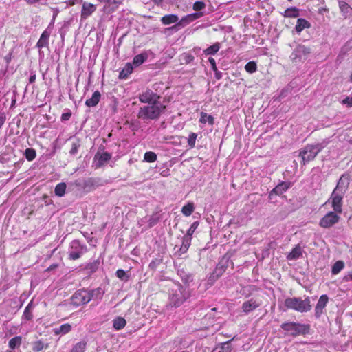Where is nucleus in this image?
<instances>
[{"label":"nucleus","mask_w":352,"mask_h":352,"mask_svg":"<svg viewBox=\"0 0 352 352\" xmlns=\"http://www.w3.org/2000/svg\"><path fill=\"white\" fill-rule=\"evenodd\" d=\"M192 21H190V18H188V14L182 17L180 20H178V23L180 24L182 28L185 27Z\"/></svg>","instance_id":"60"},{"label":"nucleus","mask_w":352,"mask_h":352,"mask_svg":"<svg viewBox=\"0 0 352 352\" xmlns=\"http://www.w3.org/2000/svg\"><path fill=\"white\" fill-rule=\"evenodd\" d=\"M199 122L202 124H206V122H208L210 125H213L214 118L206 113L201 112L200 114Z\"/></svg>","instance_id":"44"},{"label":"nucleus","mask_w":352,"mask_h":352,"mask_svg":"<svg viewBox=\"0 0 352 352\" xmlns=\"http://www.w3.org/2000/svg\"><path fill=\"white\" fill-rule=\"evenodd\" d=\"M329 301V297L327 294H323L319 298L315 307V316L319 318L323 313V309L326 307Z\"/></svg>","instance_id":"15"},{"label":"nucleus","mask_w":352,"mask_h":352,"mask_svg":"<svg viewBox=\"0 0 352 352\" xmlns=\"http://www.w3.org/2000/svg\"><path fill=\"white\" fill-rule=\"evenodd\" d=\"M96 10V6L91 3L84 2L82 3L80 18L81 21L86 20Z\"/></svg>","instance_id":"16"},{"label":"nucleus","mask_w":352,"mask_h":352,"mask_svg":"<svg viewBox=\"0 0 352 352\" xmlns=\"http://www.w3.org/2000/svg\"><path fill=\"white\" fill-rule=\"evenodd\" d=\"M104 182L100 177H88L84 179L78 186H80L85 191L91 192L96 188L104 186Z\"/></svg>","instance_id":"8"},{"label":"nucleus","mask_w":352,"mask_h":352,"mask_svg":"<svg viewBox=\"0 0 352 352\" xmlns=\"http://www.w3.org/2000/svg\"><path fill=\"white\" fill-rule=\"evenodd\" d=\"M88 249L85 243H81L79 240H73L71 241L69 249L68 255L70 260H77L80 258Z\"/></svg>","instance_id":"6"},{"label":"nucleus","mask_w":352,"mask_h":352,"mask_svg":"<svg viewBox=\"0 0 352 352\" xmlns=\"http://www.w3.org/2000/svg\"><path fill=\"white\" fill-rule=\"evenodd\" d=\"M197 138V134L195 133H190L188 138V144L190 148L195 146V142Z\"/></svg>","instance_id":"55"},{"label":"nucleus","mask_w":352,"mask_h":352,"mask_svg":"<svg viewBox=\"0 0 352 352\" xmlns=\"http://www.w3.org/2000/svg\"><path fill=\"white\" fill-rule=\"evenodd\" d=\"M296 337L300 335L305 336L310 333L311 326L309 324L296 322Z\"/></svg>","instance_id":"23"},{"label":"nucleus","mask_w":352,"mask_h":352,"mask_svg":"<svg viewBox=\"0 0 352 352\" xmlns=\"http://www.w3.org/2000/svg\"><path fill=\"white\" fill-rule=\"evenodd\" d=\"M24 155L27 160L30 162L35 159L36 153L34 148H28L25 150Z\"/></svg>","instance_id":"48"},{"label":"nucleus","mask_w":352,"mask_h":352,"mask_svg":"<svg viewBox=\"0 0 352 352\" xmlns=\"http://www.w3.org/2000/svg\"><path fill=\"white\" fill-rule=\"evenodd\" d=\"M116 274L121 280L126 282L130 278V275L128 274L124 270L119 269L116 271Z\"/></svg>","instance_id":"49"},{"label":"nucleus","mask_w":352,"mask_h":352,"mask_svg":"<svg viewBox=\"0 0 352 352\" xmlns=\"http://www.w3.org/2000/svg\"><path fill=\"white\" fill-rule=\"evenodd\" d=\"M69 25H70L69 21H65L63 27L60 30V37L63 41L65 38V36L66 34L67 30L69 28Z\"/></svg>","instance_id":"57"},{"label":"nucleus","mask_w":352,"mask_h":352,"mask_svg":"<svg viewBox=\"0 0 352 352\" xmlns=\"http://www.w3.org/2000/svg\"><path fill=\"white\" fill-rule=\"evenodd\" d=\"M302 250L300 245H296L287 256L288 260H296L302 256Z\"/></svg>","instance_id":"32"},{"label":"nucleus","mask_w":352,"mask_h":352,"mask_svg":"<svg viewBox=\"0 0 352 352\" xmlns=\"http://www.w3.org/2000/svg\"><path fill=\"white\" fill-rule=\"evenodd\" d=\"M204 14L202 12H194V13L188 14V18H190V21H191L192 22L193 21L200 18Z\"/></svg>","instance_id":"61"},{"label":"nucleus","mask_w":352,"mask_h":352,"mask_svg":"<svg viewBox=\"0 0 352 352\" xmlns=\"http://www.w3.org/2000/svg\"><path fill=\"white\" fill-rule=\"evenodd\" d=\"M101 94L99 91L93 93L91 98L85 101V105L88 107H95L100 102Z\"/></svg>","instance_id":"24"},{"label":"nucleus","mask_w":352,"mask_h":352,"mask_svg":"<svg viewBox=\"0 0 352 352\" xmlns=\"http://www.w3.org/2000/svg\"><path fill=\"white\" fill-rule=\"evenodd\" d=\"M220 277V275H218L217 273H215V271H213V272L208 278L207 284L209 285H212L214 282Z\"/></svg>","instance_id":"56"},{"label":"nucleus","mask_w":352,"mask_h":352,"mask_svg":"<svg viewBox=\"0 0 352 352\" xmlns=\"http://www.w3.org/2000/svg\"><path fill=\"white\" fill-rule=\"evenodd\" d=\"M160 219V217L157 213L153 214L148 219V226L150 228L153 227L155 225H156L158 223Z\"/></svg>","instance_id":"54"},{"label":"nucleus","mask_w":352,"mask_h":352,"mask_svg":"<svg viewBox=\"0 0 352 352\" xmlns=\"http://www.w3.org/2000/svg\"><path fill=\"white\" fill-rule=\"evenodd\" d=\"M12 58V52H9L5 57L4 60L6 63V65L8 66Z\"/></svg>","instance_id":"64"},{"label":"nucleus","mask_w":352,"mask_h":352,"mask_svg":"<svg viewBox=\"0 0 352 352\" xmlns=\"http://www.w3.org/2000/svg\"><path fill=\"white\" fill-rule=\"evenodd\" d=\"M165 109L166 106L161 102L148 104L140 107L138 113V118L144 121L157 120Z\"/></svg>","instance_id":"3"},{"label":"nucleus","mask_w":352,"mask_h":352,"mask_svg":"<svg viewBox=\"0 0 352 352\" xmlns=\"http://www.w3.org/2000/svg\"><path fill=\"white\" fill-rule=\"evenodd\" d=\"M34 305L32 302L28 303V305L25 308V310L23 311V318L25 319L26 320H31L33 318L32 315V309H33Z\"/></svg>","instance_id":"39"},{"label":"nucleus","mask_w":352,"mask_h":352,"mask_svg":"<svg viewBox=\"0 0 352 352\" xmlns=\"http://www.w3.org/2000/svg\"><path fill=\"white\" fill-rule=\"evenodd\" d=\"M49 347L48 343H44L41 340H37L32 344V351L34 352H40L43 349H46Z\"/></svg>","instance_id":"37"},{"label":"nucleus","mask_w":352,"mask_h":352,"mask_svg":"<svg viewBox=\"0 0 352 352\" xmlns=\"http://www.w3.org/2000/svg\"><path fill=\"white\" fill-rule=\"evenodd\" d=\"M87 292H89L88 296L90 297V301L91 300H101L104 294V290L100 287L93 289H87Z\"/></svg>","instance_id":"22"},{"label":"nucleus","mask_w":352,"mask_h":352,"mask_svg":"<svg viewBox=\"0 0 352 352\" xmlns=\"http://www.w3.org/2000/svg\"><path fill=\"white\" fill-rule=\"evenodd\" d=\"M148 58V54L146 52H144L140 54L134 56L133 60V67H137L143 64Z\"/></svg>","instance_id":"26"},{"label":"nucleus","mask_w":352,"mask_h":352,"mask_svg":"<svg viewBox=\"0 0 352 352\" xmlns=\"http://www.w3.org/2000/svg\"><path fill=\"white\" fill-rule=\"evenodd\" d=\"M71 329H72V326L68 323H65V324H61L60 326H59L58 327L54 328L53 331L55 335H59V334L64 335V334L69 333L71 331Z\"/></svg>","instance_id":"31"},{"label":"nucleus","mask_w":352,"mask_h":352,"mask_svg":"<svg viewBox=\"0 0 352 352\" xmlns=\"http://www.w3.org/2000/svg\"><path fill=\"white\" fill-rule=\"evenodd\" d=\"M206 4L201 1H195L193 4V10L196 12H199L201 10L204 9Z\"/></svg>","instance_id":"59"},{"label":"nucleus","mask_w":352,"mask_h":352,"mask_svg":"<svg viewBox=\"0 0 352 352\" xmlns=\"http://www.w3.org/2000/svg\"><path fill=\"white\" fill-rule=\"evenodd\" d=\"M87 289H80L76 291L71 296V303L75 307L84 305L90 302Z\"/></svg>","instance_id":"7"},{"label":"nucleus","mask_w":352,"mask_h":352,"mask_svg":"<svg viewBox=\"0 0 352 352\" xmlns=\"http://www.w3.org/2000/svg\"><path fill=\"white\" fill-rule=\"evenodd\" d=\"M337 212H329L320 221L319 225L324 228H329L339 221L340 217Z\"/></svg>","instance_id":"10"},{"label":"nucleus","mask_w":352,"mask_h":352,"mask_svg":"<svg viewBox=\"0 0 352 352\" xmlns=\"http://www.w3.org/2000/svg\"><path fill=\"white\" fill-rule=\"evenodd\" d=\"M50 34L51 30H45L41 34L39 40L36 43V47L41 49L43 47H48Z\"/></svg>","instance_id":"19"},{"label":"nucleus","mask_w":352,"mask_h":352,"mask_svg":"<svg viewBox=\"0 0 352 352\" xmlns=\"http://www.w3.org/2000/svg\"><path fill=\"white\" fill-rule=\"evenodd\" d=\"M81 146L80 141L79 139L76 138L72 142L71 145V148L69 150V155L72 156L76 155L78 152L79 148Z\"/></svg>","instance_id":"40"},{"label":"nucleus","mask_w":352,"mask_h":352,"mask_svg":"<svg viewBox=\"0 0 352 352\" xmlns=\"http://www.w3.org/2000/svg\"><path fill=\"white\" fill-rule=\"evenodd\" d=\"M285 17H297L299 15V10L296 7H290L285 10Z\"/></svg>","instance_id":"42"},{"label":"nucleus","mask_w":352,"mask_h":352,"mask_svg":"<svg viewBox=\"0 0 352 352\" xmlns=\"http://www.w3.org/2000/svg\"><path fill=\"white\" fill-rule=\"evenodd\" d=\"M195 59L193 55L190 53L184 52L179 56V60L181 65H187L192 63Z\"/></svg>","instance_id":"33"},{"label":"nucleus","mask_w":352,"mask_h":352,"mask_svg":"<svg viewBox=\"0 0 352 352\" xmlns=\"http://www.w3.org/2000/svg\"><path fill=\"white\" fill-rule=\"evenodd\" d=\"M67 186L64 182L59 183L54 189V193L58 197H63L66 190Z\"/></svg>","instance_id":"43"},{"label":"nucleus","mask_w":352,"mask_h":352,"mask_svg":"<svg viewBox=\"0 0 352 352\" xmlns=\"http://www.w3.org/2000/svg\"><path fill=\"white\" fill-rule=\"evenodd\" d=\"M71 116H72V112L70 111H69L68 112H66V113H63L61 115V121H63V122L67 121L70 119Z\"/></svg>","instance_id":"62"},{"label":"nucleus","mask_w":352,"mask_h":352,"mask_svg":"<svg viewBox=\"0 0 352 352\" xmlns=\"http://www.w3.org/2000/svg\"><path fill=\"white\" fill-rule=\"evenodd\" d=\"M199 225V222L198 221H196L193 222L190 227L188 228V230L186 232V235L192 236L196 229L198 228Z\"/></svg>","instance_id":"58"},{"label":"nucleus","mask_w":352,"mask_h":352,"mask_svg":"<svg viewBox=\"0 0 352 352\" xmlns=\"http://www.w3.org/2000/svg\"><path fill=\"white\" fill-rule=\"evenodd\" d=\"M195 204L192 202H188L182 208V212L184 216H190L195 210Z\"/></svg>","instance_id":"38"},{"label":"nucleus","mask_w":352,"mask_h":352,"mask_svg":"<svg viewBox=\"0 0 352 352\" xmlns=\"http://www.w3.org/2000/svg\"><path fill=\"white\" fill-rule=\"evenodd\" d=\"M100 262L99 259L94 260L93 262L88 263L85 269L89 270L91 273L95 272L99 267Z\"/></svg>","instance_id":"46"},{"label":"nucleus","mask_w":352,"mask_h":352,"mask_svg":"<svg viewBox=\"0 0 352 352\" xmlns=\"http://www.w3.org/2000/svg\"><path fill=\"white\" fill-rule=\"evenodd\" d=\"M344 267V261H338L332 266L331 274L333 275L338 274Z\"/></svg>","instance_id":"45"},{"label":"nucleus","mask_w":352,"mask_h":352,"mask_svg":"<svg viewBox=\"0 0 352 352\" xmlns=\"http://www.w3.org/2000/svg\"><path fill=\"white\" fill-rule=\"evenodd\" d=\"M192 236H188L185 234L182 238V243L179 250L177 252V254L180 256L182 254H185L189 247L191 245Z\"/></svg>","instance_id":"20"},{"label":"nucleus","mask_w":352,"mask_h":352,"mask_svg":"<svg viewBox=\"0 0 352 352\" xmlns=\"http://www.w3.org/2000/svg\"><path fill=\"white\" fill-rule=\"evenodd\" d=\"M22 343V337L20 336H16L12 339L10 340L8 342V346L12 350H14L20 347Z\"/></svg>","instance_id":"34"},{"label":"nucleus","mask_w":352,"mask_h":352,"mask_svg":"<svg viewBox=\"0 0 352 352\" xmlns=\"http://www.w3.org/2000/svg\"><path fill=\"white\" fill-rule=\"evenodd\" d=\"M234 338L228 340L226 342H224L223 343H221L219 344L216 348L214 349V352H232V346L231 344V342L233 340Z\"/></svg>","instance_id":"27"},{"label":"nucleus","mask_w":352,"mask_h":352,"mask_svg":"<svg viewBox=\"0 0 352 352\" xmlns=\"http://www.w3.org/2000/svg\"><path fill=\"white\" fill-rule=\"evenodd\" d=\"M208 61L210 63L212 69L214 72V77H215V78L217 79V80L221 79V78H222V72H221L220 71L218 70V69L217 67V65H216L215 60L213 58L210 57L208 58Z\"/></svg>","instance_id":"41"},{"label":"nucleus","mask_w":352,"mask_h":352,"mask_svg":"<svg viewBox=\"0 0 352 352\" xmlns=\"http://www.w3.org/2000/svg\"><path fill=\"white\" fill-rule=\"evenodd\" d=\"M344 195L333 190L330 199H331L332 208L337 213H341L342 210V199Z\"/></svg>","instance_id":"13"},{"label":"nucleus","mask_w":352,"mask_h":352,"mask_svg":"<svg viewBox=\"0 0 352 352\" xmlns=\"http://www.w3.org/2000/svg\"><path fill=\"white\" fill-rule=\"evenodd\" d=\"M177 274L179 276L186 286L188 288L189 283L193 280L192 274L186 271L184 268L178 269Z\"/></svg>","instance_id":"21"},{"label":"nucleus","mask_w":352,"mask_h":352,"mask_svg":"<svg viewBox=\"0 0 352 352\" xmlns=\"http://www.w3.org/2000/svg\"><path fill=\"white\" fill-rule=\"evenodd\" d=\"M133 67L131 63H126L125 66L119 73L120 79H127L129 76L133 72Z\"/></svg>","instance_id":"29"},{"label":"nucleus","mask_w":352,"mask_h":352,"mask_svg":"<svg viewBox=\"0 0 352 352\" xmlns=\"http://www.w3.org/2000/svg\"><path fill=\"white\" fill-rule=\"evenodd\" d=\"M179 17L177 14H170L163 16L161 18V22L163 25H167L178 22Z\"/></svg>","instance_id":"30"},{"label":"nucleus","mask_w":352,"mask_h":352,"mask_svg":"<svg viewBox=\"0 0 352 352\" xmlns=\"http://www.w3.org/2000/svg\"><path fill=\"white\" fill-rule=\"evenodd\" d=\"M280 328L293 337H296V322H283L280 324Z\"/></svg>","instance_id":"25"},{"label":"nucleus","mask_w":352,"mask_h":352,"mask_svg":"<svg viewBox=\"0 0 352 352\" xmlns=\"http://www.w3.org/2000/svg\"><path fill=\"white\" fill-rule=\"evenodd\" d=\"M292 186L290 182H282L278 184L275 188H274L270 192L269 199H272L273 195H280L283 192H286Z\"/></svg>","instance_id":"14"},{"label":"nucleus","mask_w":352,"mask_h":352,"mask_svg":"<svg viewBox=\"0 0 352 352\" xmlns=\"http://www.w3.org/2000/svg\"><path fill=\"white\" fill-rule=\"evenodd\" d=\"M339 7L340 8L341 12L345 14H350L352 10V8L350 7V6L344 1H341L339 2Z\"/></svg>","instance_id":"50"},{"label":"nucleus","mask_w":352,"mask_h":352,"mask_svg":"<svg viewBox=\"0 0 352 352\" xmlns=\"http://www.w3.org/2000/svg\"><path fill=\"white\" fill-rule=\"evenodd\" d=\"M351 181V175L348 173H344L340 176L333 190L345 195L349 190Z\"/></svg>","instance_id":"9"},{"label":"nucleus","mask_w":352,"mask_h":352,"mask_svg":"<svg viewBox=\"0 0 352 352\" xmlns=\"http://www.w3.org/2000/svg\"><path fill=\"white\" fill-rule=\"evenodd\" d=\"M314 52V47L305 43H296L289 56L291 61L295 65H300L307 60Z\"/></svg>","instance_id":"4"},{"label":"nucleus","mask_w":352,"mask_h":352,"mask_svg":"<svg viewBox=\"0 0 352 352\" xmlns=\"http://www.w3.org/2000/svg\"><path fill=\"white\" fill-rule=\"evenodd\" d=\"M261 305V302H258L256 299L252 298L249 300L245 301L242 304V311L246 314L255 310Z\"/></svg>","instance_id":"17"},{"label":"nucleus","mask_w":352,"mask_h":352,"mask_svg":"<svg viewBox=\"0 0 352 352\" xmlns=\"http://www.w3.org/2000/svg\"><path fill=\"white\" fill-rule=\"evenodd\" d=\"M245 69L247 72L252 74L257 69L256 63L254 61H250L245 65Z\"/></svg>","instance_id":"52"},{"label":"nucleus","mask_w":352,"mask_h":352,"mask_svg":"<svg viewBox=\"0 0 352 352\" xmlns=\"http://www.w3.org/2000/svg\"><path fill=\"white\" fill-rule=\"evenodd\" d=\"M329 143L328 139L323 140L321 142L316 144H307L304 148L300 150L298 156L301 157V164L305 165L308 162L313 161L318 154L322 151Z\"/></svg>","instance_id":"2"},{"label":"nucleus","mask_w":352,"mask_h":352,"mask_svg":"<svg viewBox=\"0 0 352 352\" xmlns=\"http://www.w3.org/2000/svg\"><path fill=\"white\" fill-rule=\"evenodd\" d=\"M284 305L287 309L295 310L300 313L309 311L311 309L310 298L306 296L305 299L300 297H288L285 300Z\"/></svg>","instance_id":"5"},{"label":"nucleus","mask_w":352,"mask_h":352,"mask_svg":"<svg viewBox=\"0 0 352 352\" xmlns=\"http://www.w3.org/2000/svg\"><path fill=\"white\" fill-rule=\"evenodd\" d=\"M181 28H182V26L180 25V24L178 22H177L175 23V25H173L171 27L168 28L166 30H171L173 32H177Z\"/></svg>","instance_id":"63"},{"label":"nucleus","mask_w":352,"mask_h":352,"mask_svg":"<svg viewBox=\"0 0 352 352\" xmlns=\"http://www.w3.org/2000/svg\"><path fill=\"white\" fill-rule=\"evenodd\" d=\"M310 27L311 23L308 21L303 18H299L297 19L295 30L298 34H300L304 29L309 28Z\"/></svg>","instance_id":"28"},{"label":"nucleus","mask_w":352,"mask_h":352,"mask_svg":"<svg viewBox=\"0 0 352 352\" xmlns=\"http://www.w3.org/2000/svg\"><path fill=\"white\" fill-rule=\"evenodd\" d=\"M231 255L229 253H226L224 254L221 260L219 261L218 264L217 265L214 271H215V273H217L218 275H220L221 276L223 275V274L226 272V270L228 269V267L230 266V265H232V266H234L233 262L230 260Z\"/></svg>","instance_id":"12"},{"label":"nucleus","mask_w":352,"mask_h":352,"mask_svg":"<svg viewBox=\"0 0 352 352\" xmlns=\"http://www.w3.org/2000/svg\"><path fill=\"white\" fill-rule=\"evenodd\" d=\"M87 343L84 341H80L76 343L70 352H84L86 349Z\"/></svg>","instance_id":"47"},{"label":"nucleus","mask_w":352,"mask_h":352,"mask_svg":"<svg viewBox=\"0 0 352 352\" xmlns=\"http://www.w3.org/2000/svg\"><path fill=\"white\" fill-rule=\"evenodd\" d=\"M144 160L146 162H154L157 160V155L152 151H147L144 153Z\"/></svg>","instance_id":"51"},{"label":"nucleus","mask_w":352,"mask_h":352,"mask_svg":"<svg viewBox=\"0 0 352 352\" xmlns=\"http://www.w3.org/2000/svg\"><path fill=\"white\" fill-rule=\"evenodd\" d=\"M111 158V154L108 152H104L100 153L98 152L94 156V161H97L96 163V168H100L105 163L109 162Z\"/></svg>","instance_id":"18"},{"label":"nucleus","mask_w":352,"mask_h":352,"mask_svg":"<svg viewBox=\"0 0 352 352\" xmlns=\"http://www.w3.org/2000/svg\"><path fill=\"white\" fill-rule=\"evenodd\" d=\"M160 98V95L148 89L139 95L140 101L142 103H147L148 104L160 102L159 101Z\"/></svg>","instance_id":"11"},{"label":"nucleus","mask_w":352,"mask_h":352,"mask_svg":"<svg viewBox=\"0 0 352 352\" xmlns=\"http://www.w3.org/2000/svg\"><path fill=\"white\" fill-rule=\"evenodd\" d=\"M221 48V44L219 42L214 43L211 46L207 47L204 50V54L206 55H214Z\"/></svg>","instance_id":"35"},{"label":"nucleus","mask_w":352,"mask_h":352,"mask_svg":"<svg viewBox=\"0 0 352 352\" xmlns=\"http://www.w3.org/2000/svg\"><path fill=\"white\" fill-rule=\"evenodd\" d=\"M162 258H156L151 261V262L148 265V268L153 271H155L157 267L162 263Z\"/></svg>","instance_id":"53"},{"label":"nucleus","mask_w":352,"mask_h":352,"mask_svg":"<svg viewBox=\"0 0 352 352\" xmlns=\"http://www.w3.org/2000/svg\"><path fill=\"white\" fill-rule=\"evenodd\" d=\"M168 298L166 304L168 309L179 307L190 297V292L186 286L179 282H173L168 290Z\"/></svg>","instance_id":"1"},{"label":"nucleus","mask_w":352,"mask_h":352,"mask_svg":"<svg viewBox=\"0 0 352 352\" xmlns=\"http://www.w3.org/2000/svg\"><path fill=\"white\" fill-rule=\"evenodd\" d=\"M126 324V320L120 316L116 317L113 320V327L116 330L122 329Z\"/></svg>","instance_id":"36"}]
</instances>
